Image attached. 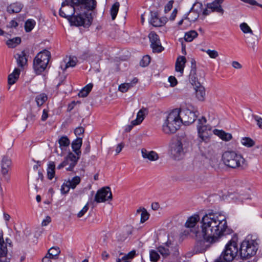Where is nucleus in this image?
Returning a JSON list of instances; mask_svg holds the SVG:
<instances>
[{
    "label": "nucleus",
    "instance_id": "423d86ee",
    "mask_svg": "<svg viewBox=\"0 0 262 262\" xmlns=\"http://www.w3.org/2000/svg\"><path fill=\"white\" fill-rule=\"evenodd\" d=\"M197 130L199 137L198 145L200 147L203 142L206 143L209 141L211 135V127L206 125V119L202 117L198 121Z\"/></svg>",
    "mask_w": 262,
    "mask_h": 262
},
{
    "label": "nucleus",
    "instance_id": "9b49d317",
    "mask_svg": "<svg viewBox=\"0 0 262 262\" xmlns=\"http://www.w3.org/2000/svg\"><path fill=\"white\" fill-rule=\"evenodd\" d=\"M77 6L76 4L75 6L70 4L67 1L62 2L61 8L59 10L60 16L70 20L76 11Z\"/></svg>",
    "mask_w": 262,
    "mask_h": 262
},
{
    "label": "nucleus",
    "instance_id": "72a5a7b5",
    "mask_svg": "<svg viewBox=\"0 0 262 262\" xmlns=\"http://www.w3.org/2000/svg\"><path fill=\"white\" fill-rule=\"evenodd\" d=\"M141 213L140 223H144L149 217V214L144 208H140L137 210V213Z\"/></svg>",
    "mask_w": 262,
    "mask_h": 262
},
{
    "label": "nucleus",
    "instance_id": "79ce46f5",
    "mask_svg": "<svg viewBox=\"0 0 262 262\" xmlns=\"http://www.w3.org/2000/svg\"><path fill=\"white\" fill-rule=\"evenodd\" d=\"M242 144L248 147H250L254 145V141L249 137L243 138L241 140Z\"/></svg>",
    "mask_w": 262,
    "mask_h": 262
},
{
    "label": "nucleus",
    "instance_id": "09e8293b",
    "mask_svg": "<svg viewBox=\"0 0 262 262\" xmlns=\"http://www.w3.org/2000/svg\"><path fill=\"white\" fill-rule=\"evenodd\" d=\"M76 64V60L73 58H70V60L66 64L64 68H62V66H61V69L63 70H66L69 67H74Z\"/></svg>",
    "mask_w": 262,
    "mask_h": 262
},
{
    "label": "nucleus",
    "instance_id": "4d7b16f0",
    "mask_svg": "<svg viewBox=\"0 0 262 262\" xmlns=\"http://www.w3.org/2000/svg\"><path fill=\"white\" fill-rule=\"evenodd\" d=\"M84 129L82 127H78L75 129L74 133L76 136H79L84 133Z\"/></svg>",
    "mask_w": 262,
    "mask_h": 262
},
{
    "label": "nucleus",
    "instance_id": "a878e982",
    "mask_svg": "<svg viewBox=\"0 0 262 262\" xmlns=\"http://www.w3.org/2000/svg\"><path fill=\"white\" fill-rule=\"evenodd\" d=\"M214 135L219 136L223 140L228 141L232 138L231 134L227 133L222 130L215 129L213 130Z\"/></svg>",
    "mask_w": 262,
    "mask_h": 262
},
{
    "label": "nucleus",
    "instance_id": "8fccbe9b",
    "mask_svg": "<svg viewBox=\"0 0 262 262\" xmlns=\"http://www.w3.org/2000/svg\"><path fill=\"white\" fill-rule=\"evenodd\" d=\"M70 188H71V187L67 184L66 181L61 186L60 190L62 194H66L69 191Z\"/></svg>",
    "mask_w": 262,
    "mask_h": 262
},
{
    "label": "nucleus",
    "instance_id": "052dcab7",
    "mask_svg": "<svg viewBox=\"0 0 262 262\" xmlns=\"http://www.w3.org/2000/svg\"><path fill=\"white\" fill-rule=\"evenodd\" d=\"M232 67L236 69H240L242 68V65L237 61H233L232 62Z\"/></svg>",
    "mask_w": 262,
    "mask_h": 262
},
{
    "label": "nucleus",
    "instance_id": "0eeeda50",
    "mask_svg": "<svg viewBox=\"0 0 262 262\" xmlns=\"http://www.w3.org/2000/svg\"><path fill=\"white\" fill-rule=\"evenodd\" d=\"M50 56V52L46 50L37 54L33 60L34 69L37 74H40L46 69Z\"/></svg>",
    "mask_w": 262,
    "mask_h": 262
},
{
    "label": "nucleus",
    "instance_id": "5fc2aeb1",
    "mask_svg": "<svg viewBox=\"0 0 262 262\" xmlns=\"http://www.w3.org/2000/svg\"><path fill=\"white\" fill-rule=\"evenodd\" d=\"M135 251H132L129 253H128L127 255H125L122 257V260H125V259H130L134 257L135 255Z\"/></svg>",
    "mask_w": 262,
    "mask_h": 262
},
{
    "label": "nucleus",
    "instance_id": "bf43d9fd",
    "mask_svg": "<svg viewBox=\"0 0 262 262\" xmlns=\"http://www.w3.org/2000/svg\"><path fill=\"white\" fill-rule=\"evenodd\" d=\"M48 117V110L44 109L41 116V120L45 121Z\"/></svg>",
    "mask_w": 262,
    "mask_h": 262
},
{
    "label": "nucleus",
    "instance_id": "ea45409f",
    "mask_svg": "<svg viewBox=\"0 0 262 262\" xmlns=\"http://www.w3.org/2000/svg\"><path fill=\"white\" fill-rule=\"evenodd\" d=\"M120 4L119 2H116L112 7L111 9V15L112 19L114 20L117 16Z\"/></svg>",
    "mask_w": 262,
    "mask_h": 262
},
{
    "label": "nucleus",
    "instance_id": "4c0bfd02",
    "mask_svg": "<svg viewBox=\"0 0 262 262\" xmlns=\"http://www.w3.org/2000/svg\"><path fill=\"white\" fill-rule=\"evenodd\" d=\"M21 42V39L19 37L9 39L7 41V45L9 48H15Z\"/></svg>",
    "mask_w": 262,
    "mask_h": 262
},
{
    "label": "nucleus",
    "instance_id": "603ef678",
    "mask_svg": "<svg viewBox=\"0 0 262 262\" xmlns=\"http://www.w3.org/2000/svg\"><path fill=\"white\" fill-rule=\"evenodd\" d=\"M89 209L88 204H86L83 208L78 213L77 217H81L88 211Z\"/></svg>",
    "mask_w": 262,
    "mask_h": 262
},
{
    "label": "nucleus",
    "instance_id": "c85d7f7f",
    "mask_svg": "<svg viewBox=\"0 0 262 262\" xmlns=\"http://www.w3.org/2000/svg\"><path fill=\"white\" fill-rule=\"evenodd\" d=\"M7 253V244L4 242L3 235H0V257H6Z\"/></svg>",
    "mask_w": 262,
    "mask_h": 262
},
{
    "label": "nucleus",
    "instance_id": "37998d69",
    "mask_svg": "<svg viewBox=\"0 0 262 262\" xmlns=\"http://www.w3.org/2000/svg\"><path fill=\"white\" fill-rule=\"evenodd\" d=\"M35 21L33 19H28L25 23V30L27 32L31 31L34 27Z\"/></svg>",
    "mask_w": 262,
    "mask_h": 262
},
{
    "label": "nucleus",
    "instance_id": "7ed1b4c3",
    "mask_svg": "<svg viewBox=\"0 0 262 262\" xmlns=\"http://www.w3.org/2000/svg\"><path fill=\"white\" fill-rule=\"evenodd\" d=\"M224 164L231 168H243L244 165L245 159L242 156L234 151H228L225 152L222 156Z\"/></svg>",
    "mask_w": 262,
    "mask_h": 262
},
{
    "label": "nucleus",
    "instance_id": "de8ad7c7",
    "mask_svg": "<svg viewBox=\"0 0 262 262\" xmlns=\"http://www.w3.org/2000/svg\"><path fill=\"white\" fill-rule=\"evenodd\" d=\"M150 61V57L148 55H145L143 56L142 60H141L140 64L142 67L147 66Z\"/></svg>",
    "mask_w": 262,
    "mask_h": 262
},
{
    "label": "nucleus",
    "instance_id": "ddd939ff",
    "mask_svg": "<svg viewBox=\"0 0 262 262\" xmlns=\"http://www.w3.org/2000/svg\"><path fill=\"white\" fill-rule=\"evenodd\" d=\"M180 115L182 123L185 125L193 123L196 118L194 112L187 108L180 110Z\"/></svg>",
    "mask_w": 262,
    "mask_h": 262
},
{
    "label": "nucleus",
    "instance_id": "58836bf2",
    "mask_svg": "<svg viewBox=\"0 0 262 262\" xmlns=\"http://www.w3.org/2000/svg\"><path fill=\"white\" fill-rule=\"evenodd\" d=\"M80 178L78 176L73 178L71 180L67 181V184L71 187L72 189H75L77 185L80 182Z\"/></svg>",
    "mask_w": 262,
    "mask_h": 262
},
{
    "label": "nucleus",
    "instance_id": "dca6fc26",
    "mask_svg": "<svg viewBox=\"0 0 262 262\" xmlns=\"http://www.w3.org/2000/svg\"><path fill=\"white\" fill-rule=\"evenodd\" d=\"M170 153L176 159H179L184 155L183 144L180 140L172 143L171 145Z\"/></svg>",
    "mask_w": 262,
    "mask_h": 262
},
{
    "label": "nucleus",
    "instance_id": "aec40b11",
    "mask_svg": "<svg viewBox=\"0 0 262 262\" xmlns=\"http://www.w3.org/2000/svg\"><path fill=\"white\" fill-rule=\"evenodd\" d=\"M141 155L144 159L150 162L157 161L159 159V156L156 152L152 150L149 151L145 148L141 149Z\"/></svg>",
    "mask_w": 262,
    "mask_h": 262
},
{
    "label": "nucleus",
    "instance_id": "a19ab883",
    "mask_svg": "<svg viewBox=\"0 0 262 262\" xmlns=\"http://www.w3.org/2000/svg\"><path fill=\"white\" fill-rule=\"evenodd\" d=\"M60 252L59 248L58 247H52L49 250L48 255L52 257V259H55Z\"/></svg>",
    "mask_w": 262,
    "mask_h": 262
},
{
    "label": "nucleus",
    "instance_id": "2eb2a0df",
    "mask_svg": "<svg viewBox=\"0 0 262 262\" xmlns=\"http://www.w3.org/2000/svg\"><path fill=\"white\" fill-rule=\"evenodd\" d=\"M148 37L151 43L150 46L154 52L160 53L164 50L159 36L155 32H151L148 35Z\"/></svg>",
    "mask_w": 262,
    "mask_h": 262
},
{
    "label": "nucleus",
    "instance_id": "a18cd8bd",
    "mask_svg": "<svg viewBox=\"0 0 262 262\" xmlns=\"http://www.w3.org/2000/svg\"><path fill=\"white\" fill-rule=\"evenodd\" d=\"M241 29L242 31L245 33H250L251 34H253V31L251 29V28L249 27V26L245 23H242L240 25Z\"/></svg>",
    "mask_w": 262,
    "mask_h": 262
},
{
    "label": "nucleus",
    "instance_id": "bb28decb",
    "mask_svg": "<svg viewBox=\"0 0 262 262\" xmlns=\"http://www.w3.org/2000/svg\"><path fill=\"white\" fill-rule=\"evenodd\" d=\"M22 8V4L20 3L16 2L11 4L7 7V11L10 13H18Z\"/></svg>",
    "mask_w": 262,
    "mask_h": 262
},
{
    "label": "nucleus",
    "instance_id": "13d9d810",
    "mask_svg": "<svg viewBox=\"0 0 262 262\" xmlns=\"http://www.w3.org/2000/svg\"><path fill=\"white\" fill-rule=\"evenodd\" d=\"M51 222V219L50 216H47L46 218L42 221L41 223V225L42 226H47L50 222Z\"/></svg>",
    "mask_w": 262,
    "mask_h": 262
},
{
    "label": "nucleus",
    "instance_id": "e433bc0d",
    "mask_svg": "<svg viewBox=\"0 0 262 262\" xmlns=\"http://www.w3.org/2000/svg\"><path fill=\"white\" fill-rule=\"evenodd\" d=\"M198 35V33L194 30H191L186 32L184 36V39L186 41H192Z\"/></svg>",
    "mask_w": 262,
    "mask_h": 262
},
{
    "label": "nucleus",
    "instance_id": "f3484780",
    "mask_svg": "<svg viewBox=\"0 0 262 262\" xmlns=\"http://www.w3.org/2000/svg\"><path fill=\"white\" fill-rule=\"evenodd\" d=\"M150 18L149 19V23L154 27H158L164 25L167 21L166 17L159 18L156 12H150Z\"/></svg>",
    "mask_w": 262,
    "mask_h": 262
},
{
    "label": "nucleus",
    "instance_id": "f03ea898",
    "mask_svg": "<svg viewBox=\"0 0 262 262\" xmlns=\"http://www.w3.org/2000/svg\"><path fill=\"white\" fill-rule=\"evenodd\" d=\"M180 115V110L177 108L167 115L162 125V130L165 134L174 133L180 128L182 123Z\"/></svg>",
    "mask_w": 262,
    "mask_h": 262
},
{
    "label": "nucleus",
    "instance_id": "c03bdc74",
    "mask_svg": "<svg viewBox=\"0 0 262 262\" xmlns=\"http://www.w3.org/2000/svg\"><path fill=\"white\" fill-rule=\"evenodd\" d=\"M149 254L150 260L152 261H157L160 258V255L158 254V252L155 250H150Z\"/></svg>",
    "mask_w": 262,
    "mask_h": 262
},
{
    "label": "nucleus",
    "instance_id": "f257e3e1",
    "mask_svg": "<svg viewBox=\"0 0 262 262\" xmlns=\"http://www.w3.org/2000/svg\"><path fill=\"white\" fill-rule=\"evenodd\" d=\"M200 221L198 214L189 217L185 223V227L190 228L196 240L197 246H201L205 242L206 247H202L201 252L205 251L210 244L219 241L223 236L230 234L232 230L228 228L226 216L219 213H209L203 216L200 221V227H195Z\"/></svg>",
    "mask_w": 262,
    "mask_h": 262
},
{
    "label": "nucleus",
    "instance_id": "393cba45",
    "mask_svg": "<svg viewBox=\"0 0 262 262\" xmlns=\"http://www.w3.org/2000/svg\"><path fill=\"white\" fill-rule=\"evenodd\" d=\"M82 139L81 138H77L72 143V148L73 151L77 155V157H79L81 154L80 150L82 145Z\"/></svg>",
    "mask_w": 262,
    "mask_h": 262
},
{
    "label": "nucleus",
    "instance_id": "20e7f679",
    "mask_svg": "<svg viewBox=\"0 0 262 262\" xmlns=\"http://www.w3.org/2000/svg\"><path fill=\"white\" fill-rule=\"evenodd\" d=\"M238 252L236 241L231 239L226 245L220 257L215 262H230L234 259Z\"/></svg>",
    "mask_w": 262,
    "mask_h": 262
},
{
    "label": "nucleus",
    "instance_id": "0e129e2a",
    "mask_svg": "<svg viewBox=\"0 0 262 262\" xmlns=\"http://www.w3.org/2000/svg\"><path fill=\"white\" fill-rule=\"evenodd\" d=\"M124 147V144L123 143L119 144L116 149V152L117 154H119L122 149Z\"/></svg>",
    "mask_w": 262,
    "mask_h": 262
},
{
    "label": "nucleus",
    "instance_id": "6e6552de",
    "mask_svg": "<svg viewBox=\"0 0 262 262\" xmlns=\"http://www.w3.org/2000/svg\"><path fill=\"white\" fill-rule=\"evenodd\" d=\"M70 20L76 26H83L84 27H89L92 24L93 20L92 13L88 11L83 15L77 14V15H73L71 17Z\"/></svg>",
    "mask_w": 262,
    "mask_h": 262
},
{
    "label": "nucleus",
    "instance_id": "9d476101",
    "mask_svg": "<svg viewBox=\"0 0 262 262\" xmlns=\"http://www.w3.org/2000/svg\"><path fill=\"white\" fill-rule=\"evenodd\" d=\"M79 159V157H76L74 154L70 152L64 158L63 161L58 165L57 168L60 169L64 167H66L67 171H72Z\"/></svg>",
    "mask_w": 262,
    "mask_h": 262
},
{
    "label": "nucleus",
    "instance_id": "412c9836",
    "mask_svg": "<svg viewBox=\"0 0 262 262\" xmlns=\"http://www.w3.org/2000/svg\"><path fill=\"white\" fill-rule=\"evenodd\" d=\"M202 6L201 3H196L193 5V7L190 10L188 14V16L186 17V19H188L190 21H195L199 16V12L198 10H195V7H198L201 8Z\"/></svg>",
    "mask_w": 262,
    "mask_h": 262
},
{
    "label": "nucleus",
    "instance_id": "338daca9",
    "mask_svg": "<svg viewBox=\"0 0 262 262\" xmlns=\"http://www.w3.org/2000/svg\"><path fill=\"white\" fill-rule=\"evenodd\" d=\"M241 1L249 4L251 5H255L257 4V3L255 0H241Z\"/></svg>",
    "mask_w": 262,
    "mask_h": 262
},
{
    "label": "nucleus",
    "instance_id": "5701e85b",
    "mask_svg": "<svg viewBox=\"0 0 262 262\" xmlns=\"http://www.w3.org/2000/svg\"><path fill=\"white\" fill-rule=\"evenodd\" d=\"M138 81L137 78H134L130 82L124 83L119 85L118 90L122 93L126 92L129 89L133 87Z\"/></svg>",
    "mask_w": 262,
    "mask_h": 262
},
{
    "label": "nucleus",
    "instance_id": "3c124183",
    "mask_svg": "<svg viewBox=\"0 0 262 262\" xmlns=\"http://www.w3.org/2000/svg\"><path fill=\"white\" fill-rule=\"evenodd\" d=\"M158 251L163 256H166L169 254V250L167 248L160 246L158 248Z\"/></svg>",
    "mask_w": 262,
    "mask_h": 262
},
{
    "label": "nucleus",
    "instance_id": "c9c22d12",
    "mask_svg": "<svg viewBox=\"0 0 262 262\" xmlns=\"http://www.w3.org/2000/svg\"><path fill=\"white\" fill-rule=\"evenodd\" d=\"M92 88L93 84L92 83L87 84L79 92L78 94V96L80 97H85L87 96L91 91Z\"/></svg>",
    "mask_w": 262,
    "mask_h": 262
},
{
    "label": "nucleus",
    "instance_id": "b1692460",
    "mask_svg": "<svg viewBox=\"0 0 262 262\" xmlns=\"http://www.w3.org/2000/svg\"><path fill=\"white\" fill-rule=\"evenodd\" d=\"M195 95L197 99L200 101H204L205 98V88L200 84L194 85Z\"/></svg>",
    "mask_w": 262,
    "mask_h": 262
},
{
    "label": "nucleus",
    "instance_id": "c756f323",
    "mask_svg": "<svg viewBox=\"0 0 262 262\" xmlns=\"http://www.w3.org/2000/svg\"><path fill=\"white\" fill-rule=\"evenodd\" d=\"M17 63L18 66L23 68L27 63V59L25 51H22L20 54H17Z\"/></svg>",
    "mask_w": 262,
    "mask_h": 262
},
{
    "label": "nucleus",
    "instance_id": "2f4dec72",
    "mask_svg": "<svg viewBox=\"0 0 262 262\" xmlns=\"http://www.w3.org/2000/svg\"><path fill=\"white\" fill-rule=\"evenodd\" d=\"M55 164L53 161H50L48 164L47 175L49 180H52L55 175Z\"/></svg>",
    "mask_w": 262,
    "mask_h": 262
},
{
    "label": "nucleus",
    "instance_id": "f704fd0d",
    "mask_svg": "<svg viewBox=\"0 0 262 262\" xmlns=\"http://www.w3.org/2000/svg\"><path fill=\"white\" fill-rule=\"evenodd\" d=\"M58 143L61 149L63 150L66 149V147L69 146L70 141L67 137L62 136L58 140Z\"/></svg>",
    "mask_w": 262,
    "mask_h": 262
},
{
    "label": "nucleus",
    "instance_id": "473e14b6",
    "mask_svg": "<svg viewBox=\"0 0 262 262\" xmlns=\"http://www.w3.org/2000/svg\"><path fill=\"white\" fill-rule=\"evenodd\" d=\"M48 100V96L45 93H41L35 97V101L38 106H42Z\"/></svg>",
    "mask_w": 262,
    "mask_h": 262
},
{
    "label": "nucleus",
    "instance_id": "e2e57ef3",
    "mask_svg": "<svg viewBox=\"0 0 262 262\" xmlns=\"http://www.w3.org/2000/svg\"><path fill=\"white\" fill-rule=\"evenodd\" d=\"M18 26V23L14 20H12L8 27L10 28H16Z\"/></svg>",
    "mask_w": 262,
    "mask_h": 262
},
{
    "label": "nucleus",
    "instance_id": "774afa93",
    "mask_svg": "<svg viewBox=\"0 0 262 262\" xmlns=\"http://www.w3.org/2000/svg\"><path fill=\"white\" fill-rule=\"evenodd\" d=\"M52 257L49 255L47 254L42 259V262H52L51 261Z\"/></svg>",
    "mask_w": 262,
    "mask_h": 262
},
{
    "label": "nucleus",
    "instance_id": "864d4df0",
    "mask_svg": "<svg viewBox=\"0 0 262 262\" xmlns=\"http://www.w3.org/2000/svg\"><path fill=\"white\" fill-rule=\"evenodd\" d=\"M253 118L257 122L258 127L262 129V118L256 115H253Z\"/></svg>",
    "mask_w": 262,
    "mask_h": 262
},
{
    "label": "nucleus",
    "instance_id": "39448f33",
    "mask_svg": "<svg viewBox=\"0 0 262 262\" xmlns=\"http://www.w3.org/2000/svg\"><path fill=\"white\" fill-rule=\"evenodd\" d=\"M258 239L247 238L241 244L240 254L243 258H249L254 255L258 248Z\"/></svg>",
    "mask_w": 262,
    "mask_h": 262
},
{
    "label": "nucleus",
    "instance_id": "7c9ffc66",
    "mask_svg": "<svg viewBox=\"0 0 262 262\" xmlns=\"http://www.w3.org/2000/svg\"><path fill=\"white\" fill-rule=\"evenodd\" d=\"M78 3L84 5L85 7L88 9V11H89L95 9L96 6L95 0H78Z\"/></svg>",
    "mask_w": 262,
    "mask_h": 262
},
{
    "label": "nucleus",
    "instance_id": "6ab92c4d",
    "mask_svg": "<svg viewBox=\"0 0 262 262\" xmlns=\"http://www.w3.org/2000/svg\"><path fill=\"white\" fill-rule=\"evenodd\" d=\"M186 62V60L184 56H179L177 58L175 65V71L178 73L177 76H182Z\"/></svg>",
    "mask_w": 262,
    "mask_h": 262
},
{
    "label": "nucleus",
    "instance_id": "4468645a",
    "mask_svg": "<svg viewBox=\"0 0 262 262\" xmlns=\"http://www.w3.org/2000/svg\"><path fill=\"white\" fill-rule=\"evenodd\" d=\"M112 199V193L109 187H104L98 190L95 196V201L97 203L104 202Z\"/></svg>",
    "mask_w": 262,
    "mask_h": 262
},
{
    "label": "nucleus",
    "instance_id": "4be33fe9",
    "mask_svg": "<svg viewBox=\"0 0 262 262\" xmlns=\"http://www.w3.org/2000/svg\"><path fill=\"white\" fill-rule=\"evenodd\" d=\"M148 114V110L145 107H142L138 112L136 119L132 121L133 125H139L144 120L145 115Z\"/></svg>",
    "mask_w": 262,
    "mask_h": 262
},
{
    "label": "nucleus",
    "instance_id": "cd10ccee",
    "mask_svg": "<svg viewBox=\"0 0 262 262\" xmlns=\"http://www.w3.org/2000/svg\"><path fill=\"white\" fill-rule=\"evenodd\" d=\"M20 70L18 69H15L13 72L8 76V82L9 84L12 85L14 84L19 77Z\"/></svg>",
    "mask_w": 262,
    "mask_h": 262
},
{
    "label": "nucleus",
    "instance_id": "69168bd1",
    "mask_svg": "<svg viewBox=\"0 0 262 262\" xmlns=\"http://www.w3.org/2000/svg\"><path fill=\"white\" fill-rule=\"evenodd\" d=\"M177 12L178 11H177V9H174L173 10V11H172V13H171V15L170 16V18H169V19L171 20H173L175 19V18L176 17V15H177Z\"/></svg>",
    "mask_w": 262,
    "mask_h": 262
},
{
    "label": "nucleus",
    "instance_id": "a211bd4d",
    "mask_svg": "<svg viewBox=\"0 0 262 262\" xmlns=\"http://www.w3.org/2000/svg\"><path fill=\"white\" fill-rule=\"evenodd\" d=\"M225 0H214L212 3L208 4V8L210 9L212 12H215L223 15L224 10L222 7V4Z\"/></svg>",
    "mask_w": 262,
    "mask_h": 262
},
{
    "label": "nucleus",
    "instance_id": "680f3d73",
    "mask_svg": "<svg viewBox=\"0 0 262 262\" xmlns=\"http://www.w3.org/2000/svg\"><path fill=\"white\" fill-rule=\"evenodd\" d=\"M110 257L109 254L105 251L102 252L101 254V258L103 260H107Z\"/></svg>",
    "mask_w": 262,
    "mask_h": 262
},
{
    "label": "nucleus",
    "instance_id": "6e6d98bb",
    "mask_svg": "<svg viewBox=\"0 0 262 262\" xmlns=\"http://www.w3.org/2000/svg\"><path fill=\"white\" fill-rule=\"evenodd\" d=\"M168 81L170 83L171 86H174L177 84V80L174 76H170L168 78Z\"/></svg>",
    "mask_w": 262,
    "mask_h": 262
},
{
    "label": "nucleus",
    "instance_id": "49530a36",
    "mask_svg": "<svg viewBox=\"0 0 262 262\" xmlns=\"http://www.w3.org/2000/svg\"><path fill=\"white\" fill-rule=\"evenodd\" d=\"M202 51L205 52L211 58L215 59L219 56V53L216 50L208 49L207 50H202Z\"/></svg>",
    "mask_w": 262,
    "mask_h": 262
},
{
    "label": "nucleus",
    "instance_id": "1a4fd4ad",
    "mask_svg": "<svg viewBox=\"0 0 262 262\" xmlns=\"http://www.w3.org/2000/svg\"><path fill=\"white\" fill-rule=\"evenodd\" d=\"M11 159L7 156L3 157L1 161L0 171L2 176V179L6 183H9L10 181L9 171L11 170Z\"/></svg>",
    "mask_w": 262,
    "mask_h": 262
},
{
    "label": "nucleus",
    "instance_id": "f8f14e48",
    "mask_svg": "<svg viewBox=\"0 0 262 262\" xmlns=\"http://www.w3.org/2000/svg\"><path fill=\"white\" fill-rule=\"evenodd\" d=\"M204 74L203 71H197L196 64L192 62L191 68L189 75V80L193 85L200 84V81L204 78Z\"/></svg>",
    "mask_w": 262,
    "mask_h": 262
}]
</instances>
